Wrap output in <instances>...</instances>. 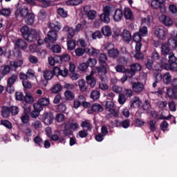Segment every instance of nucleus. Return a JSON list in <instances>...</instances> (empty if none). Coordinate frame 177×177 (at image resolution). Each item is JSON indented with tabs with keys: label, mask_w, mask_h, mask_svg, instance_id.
<instances>
[{
	"label": "nucleus",
	"mask_w": 177,
	"mask_h": 177,
	"mask_svg": "<svg viewBox=\"0 0 177 177\" xmlns=\"http://www.w3.org/2000/svg\"><path fill=\"white\" fill-rule=\"evenodd\" d=\"M82 103H84V95H80L77 99L74 100V109H78V107H80Z\"/></svg>",
	"instance_id": "obj_28"
},
{
	"label": "nucleus",
	"mask_w": 177,
	"mask_h": 177,
	"mask_svg": "<svg viewBox=\"0 0 177 177\" xmlns=\"http://www.w3.org/2000/svg\"><path fill=\"white\" fill-rule=\"evenodd\" d=\"M57 110L59 113H66L67 111V105L64 103H61L57 106Z\"/></svg>",
	"instance_id": "obj_39"
},
{
	"label": "nucleus",
	"mask_w": 177,
	"mask_h": 177,
	"mask_svg": "<svg viewBox=\"0 0 177 177\" xmlns=\"http://www.w3.org/2000/svg\"><path fill=\"white\" fill-rule=\"evenodd\" d=\"M62 91H63V86L59 83L54 84L51 88L52 93H59V92H62Z\"/></svg>",
	"instance_id": "obj_29"
},
{
	"label": "nucleus",
	"mask_w": 177,
	"mask_h": 177,
	"mask_svg": "<svg viewBox=\"0 0 177 177\" xmlns=\"http://www.w3.org/2000/svg\"><path fill=\"white\" fill-rule=\"evenodd\" d=\"M53 120H55V116L52 113H46L43 115V122L46 125H51L53 123Z\"/></svg>",
	"instance_id": "obj_13"
},
{
	"label": "nucleus",
	"mask_w": 177,
	"mask_h": 177,
	"mask_svg": "<svg viewBox=\"0 0 177 177\" xmlns=\"http://www.w3.org/2000/svg\"><path fill=\"white\" fill-rule=\"evenodd\" d=\"M102 10L103 13L100 15V19L102 23H106L107 24L110 23V16H111L114 12V7L106 6L103 8Z\"/></svg>",
	"instance_id": "obj_2"
},
{
	"label": "nucleus",
	"mask_w": 177,
	"mask_h": 177,
	"mask_svg": "<svg viewBox=\"0 0 177 177\" xmlns=\"http://www.w3.org/2000/svg\"><path fill=\"white\" fill-rule=\"evenodd\" d=\"M163 83L165 85H169L172 82V76L169 72L163 73L162 75Z\"/></svg>",
	"instance_id": "obj_20"
},
{
	"label": "nucleus",
	"mask_w": 177,
	"mask_h": 177,
	"mask_svg": "<svg viewBox=\"0 0 177 177\" xmlns=\"http://www.w3.org/2000/svg\"><path fill=\"white\" fill-rule=\"evenodd\" d=\"M107 65H101V66H97L95 69L98 74V77L103 82H107Z\"/></svg>",
	"instance_id": "obj_4"
},
{
	"label": "nucleus",
	"mask_w": 177,
	"mask_h": 177,
	"mask_svg": "<svg viewBox=\"0 0 177 177\" xmlns=\"http://www.w3.org/2000/svg\"><path fill=\"white\" fill-rule=\"evenodd\" d=\"M10 66H11V70L16 71L17 67H21L23 66V61L21 60H17V61H11L10 62Z\"/></svg>",
	"instance_id": "obj_24"
},
{
	"label": "nucleus",
	"mask_w": 177,
	"mask_h": 177,
	"mask_svg": "<svg viewBox=\"0 0 177 177\" xmlns=\"http://www.w3.org/2000/svg\"><path fill=\"white\" fill-rule=\"evenodd\" d=\"M84 12L87 15L88 19L90 20H95L96 18V11L93 10H91V7L88 6H86L84 8Z\"/></svg>",
	"instance_id": "obj_12"
},
{
	"label": "nucleus",
	"mask_w": 177,
	"mask_h": 177,
	"mask_svg": "<svg viewBox=\"0 0 177 177\" xmlns=\"http://www.w3.org/2000/svg\"><path fill=\"white\" fill-rule=\"evenodd\" d=\"M142 101H140V98H139V97H134L131 100V109H138V107H140Z\"/></svg>",
	"instance_id": "obj_19"
},
{
	"label": "nucleus",
	"mask_w": 177,
	"mask_h": 177,
	"mask_svg": "<svg viewBox=\"0 0 177 177\" xmlns=\"http://www.w3.org/2000/svg\"><path fill=\"white\" fill-rule=\"evenodd\" d=\"M64 96L67 100H73V99L75 97L74 93L71 92V91H65Z\"/></svg>",
	"instance_id": "obj_42"
},
{
	"label": "nucleus",
	"mask_w": 177,
	"mask_h": 177,
	"mask_svg": "<svg viewBox=\"0 0 177 177\" xmlns=\"http://www.w3.org/2000/svg\"><path fill=\"white\" fill-rule=\"evenodd\" d=\"M148 3H151V8L153 9H160L161 13H165L167 12V8L164 3H160L158 0H147Z\"/></svg>",
	"instance_id": "obj_5"
},
{
	"label": "nucleus",
	"mask_w": 177,
	"mask_h": 177,
	"mask_svg": "<svg viewBox=\"0 0 177 177\" xmlns=\"http://www.w3.org/2000/svg\"><path fill=\"white\" fill-rule=\"evenodd\" d=\"M50 103L49 100L47 97L40 98L37 104H35V107L37 110L42 111L45 106H48Z\"/></svg>",
	"instance_id": "obj_6"
},
{
	"label": "nucleus",
	"mask_w": 177,
	"mask_h": 177,
	"mask_svg": "<svg viewBox=\"0 0 177 177\" xmlns=\"http://www.w3.org/2000/svg\"><path fill=\"white\" fill-rule=\"evenodd\" d=\"M147 32H148L147 27L143 26L140 28L138 33L141 37H146V35H147Z\"/></svg>",
	"instance_id": "obj_58"
},
{
	"label": "nucleus",
	"mask_w": 177,
	"mask_h": 177,
	"mask_svg": "<svg viewBox=\"0 0 177 177\" xmlns=\"http://www.w3.org/2000/svg\"><path fill=\"white\" fill-rule=\"evenodd\" d=\"M48 39L50 42L57 41V32L50 30L48 33Z\"/></svg>",
	"instance_id": "obj_23"
},
{
	"label": "nucleus",
	"mask_w": 177,
	"mask_h": 177,
	"mask_svg": "<svg viewBox=\"0 0 177 177\" xmlns=\"http://www.w3.org/2000/svg\"><path fill=\"white\" fill-rule=\"evenodd\" d=\"M155 35L160 39L165 38V30L161 28H156L155 30Z\"/></svg>",
	"instance_id": "obj_22"
},
{
	"label": "nucleus",
	"mask_w": 177,
	"mask_h": 177,
	"mask_svg": "<svg viewBox=\"0 0 177 177\" xmlns=\"http://www.w3.org/2000/svg\"><path fill=\"white\" fill-rule=\"evenodd\" d=\"M10 108L8 106H3L1 110V115L3 118H8L10 115Z\"/></svg>",
	"instance_id": "obj_32"
},
{
	"label": "nucleus",
	"mask_w": 177,
	"mask_h": 177,
	"mask_svg": "<svg viewBox=\"0 0 177 177\" xmlns=\"http://www.w3.org/2000/svg\"><path fill=\"white\" fill-rule=\"evenodd\" d=\"M82 128H86V131H92V124L88 120L83 121L81 124Z\"/></svg>",
	"instance_id": "obj_40"
},
{
	"label": "nucleus",
	"mask_w": 177,
	"mask_h": 177,
	"mask_svg": "<svg viewBox=\"0 0 177 177\" xmlns=\"http://www.w3.org/2000/svg\"><path fill=\"white\" fill-rule=\"evenodd\" d=\"M1 15H2L3 16H5L6 17H8V16H10V9L9 8H3L1 11H0Z\"/></svg>",
	"instance_id": "obj_64"
},
{
	"label": "nucleus",
	"mask_w": 177,
	"mask_h": 177,
	"mask_svg": "<svg viewBox=\"0 0 177 177\" xmlns=\"http://www.w3.org/2000/svg\"><path fill=\"white\" fill-rule=\"evenodd\" d=\"M113 17V19L114 21H121L122 20V17L124 16V14L122 13V10L121 9H115L113 8V12L112 15H111Z\"/></svg>",
	"instance_id": "obj_9"
},
{
	"label": "nucleus",
	"mask_w": 177,
	"mask_h": 177,
	"mask_svg": "<svg viewBox=\"0 0 177 177\" xmlns=\"http://www.w3.org/2000/svg\"><path fill=\"white\" fill-rule=\"evenodd\" d=\"M102 34L105 37H110L111 35V28L110 26H104L102 28Z\"/></svg>",
	"instance_id": "obj_38"
},
{
	"label": "nucleus",
	"mask_w": 177,
	"mask_h": 177,
	"mask_svg": "<svg viewBox=\"0 0 177 177\" xmlns=\"http://www.w3.org/2000/svg\"><path fill=\"white\" fill-rule=\"evenodd\" d=\"M124 15L127 20H132V17H133L132 10H131L130 8H124Z\"/></svg>",
	"instance_id": "obj_36"
},
{
	"label": "nucleus",
	"mask_w": 177,
	"mask_h": 177,
	"mask_svg": "<svg viewBox=\"0 0 177 177\" xmlns=\"http://www.w3.org/2000/svg\"><path fill=\"white\" fill-rule=\"evenodd\" d=\"M142 110H144V111L149 112V110L151 109V104H150V101H149L148 100H146L142 106Z\"/></svg>",
	"instance_id": "obj_48"
},
{
	"label": "nucleus",
	"mask_w": 177,
	"mask_h": 177,
	"mask_svg": "<svg viewBox=\"0 0 177 177\" xmlns=\"http://www.w3.org/2000/svg\"><path fill=\"white\" fill-rule=\"evenodd\" d=\"M15 48H19L22 50L27 49V47L28 46L27 42L23 39H17L15 40Z\"/></svg>",
	"instance_id": "obj_15"
},
{
	"label": "nucleus",
	"mask_w": 177,
	"mask_h": 177,
	"mask_svg": "<svg viewBox=\"0 0 177 177\" xmlns=\"http://www.w3.org/2000/svg\"><path fill=\"white\" fill-rule=\"evenodd\" d=\"M156 124H157L156 120H150L147 122V124L149 125V129L151 131V132H156Z\"/></svg>",
	"instance_id": "obj_49"
},
{
	"label": "nucleus",
	"mask_w": 177,
	"mask_h": 177,
	"mask_svg": "<svg viewBox=\"0 0 177 177\" xmlns=\"http://www.w3.org/2000/svg\"><path fill=\"white\" fill-rule=\"evenodd\" d=\"M43 76L44 80H46V81H49L50 80H52V78H53L54 77L53 72L50 70H45L43 71Z\"/></svg>",
	"instance_id": "obj_25"
},
{
	"label": "nucleus",
	"mask_w": 177,
	"mask_h": 177,
	"mask_svg": "<svg viewBox=\"0 0 177 177\" xmlns=\"http://www.w3.org/2000/svg\"><path fill=\"white\" fill-rule=\"evenodd\" d=\"M91 98L93 99V100H97L99 97H100V93L96 90L93 91L91 93Z\"/></svg>",
	"instance_id": "obj_51"
},
{
	"label": "nucleus",
	"mask_w": 177,
	"mask_h": 177,
	"mask_svg": "<svg viewBox=\"0 0 177 177\" xmlns=\"http://www.w3.org/2000/svg\"><path fill=\"white\" fill-rule=\"evenodd\" d=\"M64 31H66V32H68L71 38H73V37L75 35V30H74V28H73L65 26L64 28Z\"/></svg>",
	"instance_id": "obj_37"
},
{
	"label": "nucleus",
	"mask_w": 177,
	"mask_h": 177,
	"mask_svg": "<svg viewBox=\"0 0 177 177\" xmlns=\"http://www.w3.org/2000/svg\"><path fill=\"white\" fill-rule=\"evenodd\" d=\"M80 3H82V0H69L66 1V5L69 6H77Z\"/></svg>",
	"instance_id": "obj_44"
},
{
	"label": "nucleus",
	"mask_w": 177,
	"mask_h": 177,
	"mask_svg": "<svg viewBox=\"0 0 177 177\" xmlns=\"http://www.w3.org/2000/svg\"><path fill=\"white\" fill-rule=\"evenodd\" d=\"M98 61L100 66H107V64H106V62H107V55L104 53L100 54L98 57Z\"/></svg>",
	"instance_id": "obj_31"
},
{
	"label": "nucleus",
	"mask_w": 177,
	"mask_h": 177,
	"mask_svg": "<svg viewBox=\"0 0 177 177\" xmlns=\"http://www.w3.org/2000/svg\"><path fill=\"white\" fill-rule=\"evenodd\" d=\"M169 44H162L161 46V54L163 55L164 56L168 55L169 56Z\"/></svg>",
	"instance_id": "obj_26"
},
{
	"label": "nucleus",
	"mask_w": 177,
	"mask_h": 177,
	"mask_svg": "<svg viewBox=\"0 0 177 177\" xmlns=\"http://www.w3.org/2000/svg\"><path fill=\"white\" fill-rule=\"evenodd\" d=\"M24 20L27 26H32L35 20V15H34L32 12H30L25 17Z\"/></svg>",
	"instance_id": "obj_18"
},
{
	"label": "nucleus",
	"mask_w": 177,
	"mask_h": 177,
	"mask_svg": "<svg viewBox=\"0 0 177 177\" xmlns=\"http://www.w3.org/2000/svg\"><path fill=\"white\" fill-rule=\"evenodd\" d=\"M154 61L152 59H147L146 62V67L148 70H153Z\"/></svg>",
	"instance_id": "obj_55"
},
{
	"label": "nucleus",
	"mask_w": 177,
	"mask_h": 177,
	"mask_svg": "<svg viewBox=\"0 0 177 177\" xmlns=\"http://www.w3.org/2000/svg\"><path fill=\"white\" fill-rule=\"evenodd\" d=\"M17 74H12L10 77H8V81H7V88H6V91L8 93H12L13 92V90H11L10 88H12V85L15 84V82L17 81Z\"/></svg>",
	"instance_id": "obj_7"
},
{
	"label": "nucleus",
	"mask_w": 177,
	"mask_h": 177,
	"mask_svg": "<svg viewBox=\"0 0 177 177\" xmlns=\"http://www.w3.org/2000/svg\"><path fill=\"white\" fill-rule=\"evenodd\" d=\"M79 86L82 92H85V91H86V85L85 84V80H79Z\"/></svg>",
	"instance_id": "obj_60"
},
{
	"label": "nucleus",
	"mask_w": 177,
	"mask_h": 177,
	"mask_svg": "<svg viewBox=\"0 0 177 177\" xmlns=\"http://www.w3.org/2000/svg\"><path fill=\"white\" fill-rule=\"evenodd\" d=\"M91 110L94 113H102L104 109H103V106L100 105V104L94 103L91 106Z\"/></svg>",
	"instance_id": "obj_27"
},
{
	"label": "nucleus",
	"mask_w": 177,
	"mask_h": 177,
	"mask_svg": "<svg viewBox=\"0 0 177 177\" xmlns=\"http://www.w3.org/2000/svg\"><path fill=\"white\" fill-rule=\"evenodd\" d=\"M33 107L34 110L31 112L30 117H32V118H37V117H39V112L41 111L37 109L35 104L33 105Z\"/></svg>",
	"instance_id": "obj_52"
},
{
	"label": "nucleus",
	"mask_w": 177,
	"mask_h": 177,
	"mask_svg": "<svg viewBox=\"0 0 177 177\" xmlns=\"http://www.w3.org/2000/svg\"><path fill=\"white\" fill-rule=\"evenodd\" d=\"M127 102V97H125V95L120 93L118 95V103L120 104H124Z\"/></svg>",
	"instance_id": "obj_62"
},
{
	"label": "nucleus",
	"mask_w": 177,
	"mask_h": 177,
	"mask_svg": "<svg viewBox=\"0 0 177 177\" xmlns=\"http://www.w3.org/2000/svg\"><path fill=\"white\" fill-rule=\"evenodd\" d=\"M75 40H70L67 41V46L68 50H74L76 46Z\"/></svg>",
	"instance_id": "obj_50"
},
{
	"label": "nucleus",
	"mask_w": 177,
	"mask_h": 177,
	"mask_svg": "<svg viewBox=\"0 0 177 177\" xmlns=\"http://www.w3.org/2000/svg\"><path fill=\"white\" fill-rule=\"evenodd\" d=\"M87 53L90 56H93V57H96L99 53H100V50L91 48H87Z\"/></svg>",
	"instance_id": "obj_35"
},
{
	"label": "nucleus",
	"mask_w": 177,
	"mask_h": 177,
	"mask_svg": "<svg viewBox=\"0 0 177 177\" xmlns=\"http://www.w3.org/2000/svg\"><path fill=\"white\" fill-rule=\"evenodd\" d=\"M96 63H97L96 59L92 58H89L86 62L87 66H88L89 67H95V66H96Z\"/></svg>",
	"instance_id": "obj_57"
},
{
	"label": "nucleus",
	"mask_w": 177,
	"mask_h": 177,
	"mask_svg": "<svg viewBox=\"0 0 177 177\" xmlns=\"http://www.w3.org/2000/svg\"><path fill=\"white\" fill-rule=\"evenodd\" d=\"M85 52H87V48H77L75 50V53L76 56H77L78 57L83 56L84 53H85Z\"/></svg>",
	"instance_id": "obj_43"
},
{
	"label": "nucleus",
	"mask_w": 177,
	"mask_h": 177,
	"mask_svg": "<svg viewBox=\"0 0 177 177\" xmlns=\"http://www.w3.org/2000/svg\"><path fill=\"white\" fill-rule=\"evenodd\" d=\"M20 31L21 32L23 38H25L26 37H27V35L31 32V28L27 26V25H25L21 28Z\"/></svg>",
	"instance_id": "obj_33"
},
{
	"label": "nucleus",
	"mask_w": 177,
	"mask_h": 177,
	"mask_svg": "<svg viewBox=\"0 0 177 177\" xmlns=\"http://www.w3.org/2000/svg\"><path fill=\"white\" fill-rule=\"evenodd\" d=\"M159 20L167 27H171V26L173 24L172 19H171L169 17H167L165 15H162L160 17H159Z\"/></svg>",
	"instance_id": "obj_16"
},
{
	"label": "nucleus",
	"mask_w": 177,
	"mask_h": 177,
	"mask_svg": "<svg viewBox=\"0 0 177 177\" xmlns=\"http://www.w3.org/2000/svg\"><path fill=\"white\" fill-rule=\"evenodd\" d=\"M0 122L1 125L5 127L7 129H12V128H13L12 122H9L8 120H2Z\"/></svg>",
	"instance_id": "obj_41"
},
{
	"label": "nucleus",
	"mask_w": 177,
	"mask_h": 177,
	"mask_svg": "<svg viewBox=\"0 0 177 177\" xmlns=\"http://www.w3.org/2000/svg\"><path fill=\"white\" fill-rule=\"evenodd\" d=\"M40 3L41 8H49L50 1L46 0H37Z\"/></svg>",
	"instance_id": "obj_54"
},
{
	"label": "nucleus",
	"mask_w": 177,
	"mask_h": 177,
	"mask_svg": "<svg viewBox=\"0 0 177 177\" xmlns=\"http://www.w3.org/2000/svg\"><path fill=\"white\" fill-rule=\"evenodd\" d=\"M167 94L169 99L177 100V89L172 88V87H167Z\"/></svg>",
	"instance_id": "obj_17"
},
{
	"label": "nucleus",
	"mask_w": 177,
	"mask_h": 177,
	"mask_svg": "<svg viewBox=\"0 0 177 177\" xmlns=\"http://www.w3.org/2000/svg\"><path fill=\"white\" fill-rule=\"evenodd\" d=\"M168 63H167V57H162L160 59V68L162 70H167L171 71H177V57H175V54L172 52L169 53Z\"/></svg>",
	"instance_id": "obj_1"
},
{
	"label": "nucleus",
	"mask_w": 177,
	"mask_h": 177,
	"mask_svg": "<svg viewBox=\"0 0 177 177\" xmlns=\"http://www.w3.org/2000/svg\"><path fill=\"white\" fill-rule=\"evenodd\" d=\"M93 74H95V72L91 71L90 75L86 77L87 84L91 86V88H95V85H96V79L93 77Z\"/></svg>",
	"instance_id": "obj_14"
},
{
	"label": "nucleus",
	"mask_w": 177,
	"mask_h": 177,
	"mask_svg": "<svg viewBox=\"0 0 177 177\" xmlns=\"http://www.w3.org/2000/svg\"><path fill=\"white\" fill-rule=\"evenodd\" d=\"M153 78H155V81L156 82H160V81H162V75L158 72L154 73Z\"/></svg>",
	"instance_id": "obj_59"
},
{
	"label": "nucleus",
	"mask_w": 177,
	"mask_h": 177,
	"mask_svg": "<svg viewBox=\"0 0 177 177\" xmlns=\"http://www.w3.org/2000/svg\"><path fill=\"white\" fill-rule=\"evenodd\" d=\"M66 120V116L63 113H58L55 116V121L58 123L64 122Z\"/></svg>",
	"instance_id": "obj_46"
},
{
	"label": "nucleus",
	"mask_w": 177,
	"mask_h": 177,
	"mask_svg": "<svg viewBox=\"0 0 177 177\" xmlns=\"http://www.w3.org/2000/svg\"><path fill=\"white\" fill-rule=\"evenodd\" d=\"M21 120L23 124H28V122L30 121V115L27 113H24L21 116Z\"/></svg>",
	"instance_id": "obj_45"
},
{
	"label": "nucleus",
	"mask_w": 177,
	"mask_h": 177,
	"mask_svg": "<svg viewBox=\"0 0 177 177\" xmlns=\"http://www.w3.org/2000/svg\"><path fill=\"white\" fill-rule=\"evenodd\" d=\"M64 129L62 130V132L64 136H71L73 135V131H77L80 128L78 123H73L70 120L64 123Z\"/></svg>",
	"instance_id": "obj_3"
},
{
	"label": "nucleus",
	"mask_w": 177,
	"mask_h": 177,
	"mask_svg": "<svg viewBox=\"0 0 177 177\" xmlns=\"http://www.w3.org/2000/svg\"><path fill=\"white\" fill-rule=\"evenodd\" d=\"M133 39L134 42H136V43L140 42L142 41V36L139 32H136L133 36Z\"/></svg>",
	"instance_id": "obj_63"
},
{
	"label": "nucleus",
	"mask_w": 177,
	"mask_h": 177,
	"mask_svg": "<svg viewBox=\"0 0 177 177\" xmlns=\"http://www.w3.org/2000/svg\"><path fill=\"white\" fill-rule=\"evenodd\" d=\"M30 14L28 11V8L27 7H21L18 8L15 11V17H19V16H21V17H24V19Z\"/></svg>",
	"instance_id": "obj_10"
},
{
	"label": "nucleus",
	"mask_w": 177,
	"mask_h": 177,
	"mask_svg": "<svg viewBox=\"0 0 177 177\" xmlns=\"http://www.w3.org/2000/svg\"><path fill=\"white\" fill-rule=\"evenodd\" d=\"M131 88L133 92L140 93V92H142L145 89V85L140 82H133L131 83Z\"/></svg>",
	"instance_id": "obj_11"
},
{
	"label": "nucleus",
	"mask_w": 177,
	"mask_h": 177,
	"mask_svg": "<svg viewBox=\"0 0 177 177\" xmlns=\"http://www.w3.org/2000/svg\"><path fill=\"white\" fill-rule=\"evenodd\" d=\"M153 22V16L148 15L145 17L142 18V24H145L146 26H150Z\"/></svg>",
	"instance_id": "obj_34"
},
{
	"label": "nucleus",
	"mask_w": 177,
	"mask_h": 177,
	"mask_svg": "<svg viewBox=\"0 0 177 177\" xmlns=\"http://www.w3.org/2000/svg\"><path fill=\"white\" fill-rule=\"evenodd\" d=\"M38 37V32L35 29L31 28L30 32L27 35V36L24 38L28 42H35L37 38Z\"/></svg>",
	"instance_id": "obj_8"
},
{
	"label": "nucleus",
	"mask_w": 177,
	"mask_h": 177,
	"mask_svg": "<svg viewBox=\"0 0 177 177\" xmlns=\"http://www.w3.org/2000/svg\"><path fill=\"white\" fill-rule=\"evenodd\" d=\"M49 28L53 30L51 31H55L56 32H57V31L61 30L62 26L59 25H56L55 24H50Z\"/></svg>",
	"instance_id": "obj_61"
},
{
	"label": "nucleus",
	"mask_w": 177,
	"mask_h": 177,
	"mask_svg": "<svg viewBox=\"0 0 177 177\" xmlns=\"http://www.w3.org/2000/svg\"><path fill=\"white\" fill-rule=\"evenodd\" d=\"M108 55L109 57H113V59H115V57H118L120 55V51L118 49L112 48L108 50Z\"/></svg>",
	"instance_id": "obj_30"
},
{
	"label": "nucleus",
	"mask_w": 177,
	"mask_h": 177,
	"mask_svg": "<svg viewBox=\"0 0 177 177\" xmlns=\"http://www.w3.org/2000/svg\"><path fill=\"white\" fill-rule=\"evenodd\" d=\"M122 38L124 42H131V39H132V35H131V32L129 30L124 29L122 32Z\"/></svg>",
	"instance_id": "obj_21"
},
{
	"label": "nucleus",
	"mask_w": 177,
	"mask_h": 177,
	"mask_svg": "<svg viewBox=\"0 0 177 177\" xmlns=\"http://www.w3.org/2000/svg\"><path fill=\"white\" fill-rule=\"evenodd\" d=\"M114 109V103L111 101H107L105 104V110L106 111H113Z\"/></svg>",
	"instance_id": "obj_47"
},
{
	"label": "nucleus",
	"mask_w": 177,
	"mask_h": 177,
	"mask_svg": "<svg viewBox=\"0 0 177 177\" xmlns=\"http://www.w3.org/2000/svg\"><path fill=\"white\" fill-rule=\"evenodd\" d=\"M24 100L26 103H34V97L30 93H27L25 95Z\"/></svg>",
	"instance_id": "obj_56"
},
{
	"label": "nucleus",
	"mask_w": 177,
	"mask_h": 177,
	"mask_svg": "<svg viewBox=\"0 0 177 177\" xmlns=\"http://www.w3.org/2000/svg\"><path fill=\"white\" fill-rule=\"evenodd\" d=\"M10 111L12 115H17L19 114V106H12L10 107Z\"/></svg>",
	"instance_id": "obj_53"
}]
</instances>
